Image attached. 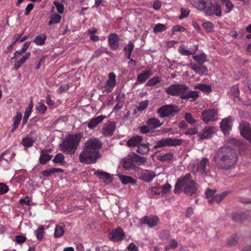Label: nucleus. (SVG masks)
Segmentation results:
<instances>
[{"instance_id": "obj_42", "label": "nucleus", "mask_w": 251, "mask_h": 251, "mask_svg": "<svg viewBox=\"0 0 251 251\" xmlns=\"http://www.w3.org/2000/svg\"><path fill=\"white\" fill-rule=\"evenodd\" d=\"M134 48V43L129 41L127 45H126L123 49L125 53H132Z\"/></svg>"}, {"instance_id": "obj_56", "label": "nucleus", "mask_w": 251, "mask_h": 251, "mask_svg": "<svg viewBox=\"0 0 251 251\" xmlns=\"http://www.w3.org/2000/svg\"><path fill=\"white\" fill-rule=\"evenodd\" d=\"M126 95L124 93L120 92L118 94L116 98V101L121 103H124L125 100Z\"/></svg>"}, {"instance_id": "obj_35", "label": "nucleus", "mask_w": 251, "mask_h": 251, "mask_svg": "<svg viewBox=\"0 0 251 251\" xmlns=\"http://www.w3.org/2000/svg\"><path fill=\"white\" fill-rule=\"evenodd\" d=\"M247 216L245 213H234L232 215V218L234 221L243 222L244 220L246 218Z\"/></svg>"}, {"instance_id": "obj_12", "label": "nucleus", "mask_w": 251, "mask_h": 251, "mask_svg": "<svg viewBox=\"0 0 251 251\" xmlns=\"http://www.w3.org/2000/svg\"><path fill=\"white\" fill-rule=\"evenodd\" d=\"M109 79L106 81L105 85V91L107 93L111 92L116 84V75L113 72L108 75Z\"/></svg>"}, {"instance_id": "obj_64", "label": "nucleus", "mask_w": 251, "mask_h": 251, "mask_svg": "<svg viewBox=\"0 0 251 251\" xmlns=\"http://www.w3.org/2000/svg\"><path fill=\"white\" fill-rule=\"evenodd\" d=\"M198 133V130L197 128H191L186 130L184 134L185 135H195Z\"/></svg>"}, {"instance_id": "obj_60", "label": "nucleus", "mask_w": 251, "mask_h": 251, "mask_svg": "<svg viewBox=\"0 0 251 251\" xmlns=\"http://www.w3.org/2000/svg\"><path fill=\"white\" fill-rule=\"evenodd\" d=\"M237 235H234L229 238L227 241L228 245L230 246H234L237 243Z\"/></svg>"}, {"instance_id": "obj_26", "label": "nucleus", "mask_w": 251, "mask_h": 251, "mask_svg": "<svg viewBox=\"0 0 251 251\" xmlns=\"http://www.w3.org/2000/svg\"><path fill=\"white\" fill-rule=\"evenodd\" d=\"M119 177L122 183L124 184H127L129 183L132 185L136 184V180L133 179L131 176L121 175H119Z\"/></svg>"}, {"instance_id": "obj_63", "label": "nucleus", "mask_w": 251, "mask_h": 251, "mask_svg": "<svg viewBox=\"0 0 251 251\" xmlns=\"http://www.w3.org/2000/svg\"><path fill=\"white\" fill-rule=\"evenodd\" d=\"M54 163H57L63 162V154L61 153L57 154L53 159Z\"/></svg>"}, {"instance_id": "obj_21", "label": "nucleus", "mask_w": 251, "mask_h": 251, "mask_svg": "<svg viewBox=\"0 0 251 251\" xmlns=\"http://www.w3.org/2000/svg\"><path fill=\"white\" fill-rule=\"evenodd\" d=\"M142 140V136L140 135H136L130 138L126 142V145L129 147L136 146H137L138 147V146L141 144Z\"/></svg>"}, {"instance_id": "obj_49", "label": "nucleus", "mask_w": 251, "mask_h": 251, "mask_svg": "<svg viewBox=\"0 0 251 251\" xmlns=\"http://www.w3.org/2000/svg\"><path fill=\"white\" fill-rule=\"evenodd\" d=\"M171 188V185L170 184L167 183L163 185L162 188H160L161 193L162 195H166L170 191Z\"/></svg>"}, {"instance_id": "obj_17", "label": "nucleus", "mask_w": 251, "mask_h": 251, "mask_svg": "<svg viewBox=\"0 0 251 251\" xmlns=\"http://www.w3.org/2000/svg\"><path fill=\"white\" fill-rule=\"evenodd\" d=\"M105 116L100 115L91 119L87 124L88 128L91 129H94L105 118Z\"/></svg>"}, {"instance_id": "obj_3", "label": "nucleus", "mask_w": 251, "mask_h": 251, "mask_svg": "<svg viewBox=\"0 0 251 251\" xmlns=\"http://www.w3.org/2000/svg\"><path fill=\"white\" fill-rule=\"evenodd\" d=\"M165 92L169 95L179 96L182 100L192 99L191 101H195L199 97V92L189 90V88L185 84H174L165 88Z\"/></svg>"}, {"instance_id": "obj_55", "label": "nucleus", "mask_w": 251, "mask_h": 251, "mask_svg": "<svg viewBox=\"0 0 251 251\" xmlns=\"http://www.w3.org/2000/svg\"><path fill=\"white\" fill-rule=\"evenodd\" d=\"M206 7V1L204 0H198L197 3V7L198 9L202 10L205 9Z\"/></svg>"}, {"instance_id": "obj_44", "label": "nucleus", "mask_w": 251, "mask_h": 251, "mask_svg": "<svg viewBox=\"0 0 251 251\" xmlns=\"http://www.w3.org/2000/svg\"><path fill=\"white\" fill-rule=\"evenodd\" d=\"M222 4L224 5L226 8V11L225 12L228 13L231 12L233 9L234 5L229 0H221Z\"/></svg>"}, {"instance_id": "obj_59", "label": "nucleus", "mask_w": 251, "mask_h": 251, "mask_svg": "<svg viewBox=\"0 0 251 251\" xmlns=\"http://www.w3.org/2000/svg\"><path fill=\"white\" fill-rule=\"evenodd\" d=\"M8 190V187L6 184L0 183V195L7 193Z\"/></svg>"}, {"instance_id": "obj_18", "label": "nucleus", "mask_w": 251, "mask_h": 251, "mask_svg": "<svg viewBox=\"0 0 251 251\" xmlns=\"http://www.w3.org/2000/svg\"><path fill=\"white\" fill-rule=\"evenodd\" d=\"M94 175H96L100 179L104 180L105 182L109 183L112 181L111 175L102 170H98L94 173Z\"/></svg>"}, {"instance_id": "obj_16", "label": "nucleus", "mask_w": 251, "mask_h": 251, "mask_svg": "<svg viewBox=\"0 0 251 251\" xmlns=\"http://www.w3.org/2000/svg\"><path fill=\"white\" fill-rule=\"evenodd\" d=\"M120 38L116 33H111L108 37V42L109 45L111 49L113 50H117L119 46V42Z\"/></svg>"}, {"instance_id": "obj_28", "label": "nucleus", "mask_w": 251, "mask_h": 251, "mask_svg": "<svg viewBox=\"0 0 251 251\" xmlns=\"http://www.w3.org/2000/svg\"><path fill=\"white\" fill-rule=\"evenodd\" d=\"M155 174L152 172L149 171H146L141 176V179L146 182H151L155 177Z\"/></svg>"}, {"instance_id": "obj_15", "label": "nucleus", "mask_w": 251, "mask_h": 251, "mask_svg": "<svg viewBox=\"0 0 251 251\" xmlns=\"http://www.w3.org/2000/svg\"><path fill=\"white\" fill-rule=\"evenodd\" d=\"M123 167L125 170L137 171L139 169L134 164L132 158L130 157V153L127 157L124 158L123 160Z\"/></svg>"}, {"instance_id": "obj_9", "label": "nucleus", "mask_w": 251, "mask_h": 251, "mask_svg": "<svg viewBox=\"0 0 251 251\" xmlns=\"http://www.w3.org/2000/svg\"><path fill=\"white\" fill-rule=\"evenodd\" d=\"M125 236L124 231L121 227H118L116 229L112 230L108 234L109 240L113 242H119L122 240Z\"/></svg>"}, {"instance_id": "obj_45", "label": "nucleus", "mask_w": 251, "mask_h": 251, "mask_svg": "<svg viewBox=\"0 0 251 251\" xmlns=\"http://www.w3.org/2000/svg\"><path fill=\"white\" fill-rule=\"evenodd\" d=\"M167 29V27L164 24H157L155 25L153 28V32L154 33L161 32L165 31Z\"/></svg>"}, {"instance_id": "obj_61", "label": "nucleus", "mask_w": 251, "mask_h": 251, "mask_svg": "<svg viewBox=\"0 0 251 251\" xmlns=\"http://www.w3.org/2000/svg\"><path fill=\"white\" fill-rule=\"evenodd\" d=\"M214 14L218 17H220L222 15V11L221 8V5L217 3L214 6Z\"/></svg>"}, {"instance_id": "obj_25", "label": "nucleus", "mask_w": 251, "mask_h": 251, "mask_svg": "<svg viewBox=\"0 0 251 251\" xmlns=\"http://www.w3.org/2000/svg\"><path fill=\"white\" fill-rule=\"evenodd\" d=\"M130 157L132 158L134 162L136 163L138 165L145 164L147 162V159L142 157L135 152L130 153Z\"/></svg>"}, {"instance_id": "obj_57", "label": "nucleus", "mask_w": 251, "mask_h": 251, "mask_svg": "<svg viewBox=\"0 0 251 251\" xmlns=\"http://www.w3.org/2000/svg\"><path fill=\"white\" fill-rule=\"evenodd\" d=\"M189 12L190 11L188 9L181 8V14L179 16V19H182L184 18L187 17L189 16Z\"/></svg>"}, {"instance_id": "obj_34", "label": "nucleus", "mask_w": 251, "mask_h": 251, "mask_svg": "<svg viewBox=\"0 0 251 251\" xmlns=\"http://www.w3.org/2000/svg\"><path fill=\"white\" fill-rule=\"evenodd\" d=\"M63 172V170L57 168H53L50 169H48L46 170L43 171L42 172V174L44 176H49L51 174H54L55 173H62Z\"/></svg>"}, {"instance_id": "obj_37", "label": "nucleus", "mask_w": 251, "mask_h": 251, "mask_svg": "<svg viewBox=\"0 0 251 251\" xmlns=\"http://www.w3.org/2000/svg\"><path fill=\"white\" fill-rule=\"evenodd\" d=\"M206 56L204 53L193 56V59L198 63V64H203L204 62H206Z\"/></svg>"}, {"instance_id": "obj_5", "label": "nucleus", "mask_w": 251, "mask_h": 251, "mask_svg": "<svg viewBox=\"0 0 251 251\" xmlns=\"http://www.w3.org/2000/svg\"><path fill=\"white\" fill-rule=\"evenodd\" d=\"M81 138L79 134L70 135L64 139V153L74 154Z\"/></svg>"}, {"instance_id": "obj_24", "label": "nucleus", "mask_w": 251, "mask_h": 251, "mask_svg": "<svg viewBox=\"0 0 251 251\" xmlns=\"http://www.w3.org/2000/svg\"><path fill=\"white\" fill-rule=\"evenodd\" d=\"M153 75V72L150 70H147L144 72L140 73L137 76V80L140 83H143L151 76Z\"/></svg>"}, {"instance_id": "obj_39", "label": "nucleus", "mask_w": 251, "mask_h": 251, "mask_svg": "<svg viewBox=\"0 0 251 251\" xmlns=\"http://www.w3.org/2000/svg\"><path fill=\"white\" fill-rule=\"evenodd\" d=\"M63 235V224L60 223L56 226L54 231V237H60Z\"/></svg>"}, {"instance_id": "obj_23", "label": "nucleus", "mask_w": 251, "mask_h": 251, "mask_svg": "<svg viewBox=\"0 0 251 251\" xmlns=\"http://www.w3.org/2000/svg\"><path fill=\"white\" fill-rule=\"evenodd\" d=\"M51 151V150H42L40 152V157L39 162L42 164H44L48 161L50 160L52 155L49 154V152Z\"/></svg>"}, {"instance_id": "obj_38", "label": "nucleus", "mask_w": 251, "mask_h": 251, "mask_svg": "<svg viewBox=\"0 0 251 251\" xmlns=\"http://www.w3.org/2000/svg\"><path fill=\"white\" fill-rule=\"evenodd\" d=\"M46 39V36L45 34H41L37 36L33 42L37 45H43L45 43Z\"/></svg>"}, {"instance_id": "obj_20", "label": "nucleus", "mask_w": 251, "mask_h": 251, "mask_svg": "<svg viewBox=\"0 0 251 251\" xmlns=\"http://www.w3.org/2000/svg\"><path fill=\"white\" fill-rule=\"evenodd\" d=\"M192 69L195 71L196 74L201 75H206L208 71L207 67L203 64H194L192 66Z\"/></svg>"}, {"instance_id": "obj_8", "label": "nucleus", "mask_w": 251, "mask_h": 251, "mask_svg": "<svg viewBox=\"0 0 251 251\" xmlns=\"http://www.w3.org/2000/svg\"><path fill=\"white\" fill-rule=\"evenodd\" d=\"M202 120L206 123L215 121L218 119L217 111L214 109L203 110L201 113Z\"/></svg>"}, {"instance_id": "obj_41", "label": "nucleus", "mask_w": 251, "mask_h": 251, "mask_svg": "<svg viewBox=\"0 0 251 251\" xmlns=\"http://www.w3.org/2000/svg\"><path fill=\"white\" fill-rule=\"evenodd\" d=\"M162 80V78L161 77L159 76H155L153 77L151 79H150L147 82L146 85L148 86H152L157 84L158 83H160Z\"/></svg>"}, {"instance_id": "obj_27", "label": "nucleus", "mask_w": 251, "mask_h": 251, "mask_svg": "<svg viewBox=\"0 0 251 251\" xmlns=\"http://www.w3.org/2000/svg\"><path fill=\"white\" fill-rule=\"evenodd\" d=\"M22 118V114L21 112H17L16 115L13 118V124L12 128L11 130L12 132H13L18 127Z\"/></svg>"}, {"instance_id": "obj_2", "label": "nucleus", "mask_w": 251, "mask_h": 251, "mask_svg": "<svg viewBox=\"0 0 251 251\" xmlns=\"http://www.w3.org/2000/svg\"><path fill=\"white\" fill-rule=\"evenodd\" d=\"M237 159L235 150L226 147L219 149L215 156L214 161L219 168L229 170L236 163Z\"/></svg>"}, {"instance_id": "obj_62", "label": "nucleus", "mask_w": 251, "mask_h": 251, "mask_svg": "<svg viewBox=\"0 0 251 251\" xmlns=\"http://www.w3.org/2000/svg\"><path fill=\"white\" fill-rule=\"evenodd\" d=\"M104 52V50L100 48L97 49L94 53L93 54L91 57V60L93 59L94 58H98L100 55L102 54V53Z\"/></svg>"}, {"instance_id": "obj_48", "label": "nucleus", "mask_w": 251, "mask_h": 251, "mask_svg": "<svg viewBox=\"0 0 251 251\" xmlns=\"http://www.w3.org/2000/svg\"><path fill=\"white\" fill-rule=\"evenodd\" d=\"M184 119L188 123L191 125H194L196 123V120L193 117L190 113H186Z\"/></svg>"}, {"instance_id": "obj_11", "label": "nucleus", "mask_w": 251, "mask_h": 251, "mask_svg": "<svg viewBox=\"0 0 251 251\" xmlns=\"http://www.w3.org/2000/svg\"><path fill=\"white\" fill-rule=\"evenodd\" d=\"M159 222V218L156 216H145L141 219V224L147 225L149 227H152L156 226Z\"/></svg>"}, {"instance_id": "obj_1", "label": "nucleus", "mask_w": 251, "mask_h": 251, "mask_svg": "<svg viewBox=\"0 0 251 251\" xmlns=\"http://www.w3.org/2000/svg\"><path fill=\"white\" fill-rule=\"evenodd\" d=\"M101 147V142L99 139L94 138L88 140L79 155L80 162L87 164L96 163L100 156L99 150Z\"/></svg>"}, {"instance_id": "obj_22", "label": "nucleus", "mask_w": 251, "mask_h": 251, "mask_svg": "<svg viewBox=\"0 0 251 251\" xmlns=\"http://www.w3.org/2000/svg\"><path fill=\"white\" fill-rule=\"evenodd\" d=\"M220 128L224 133L230 130L231 129V118L229 117L222 120L220 124Z\"/></svg>"}, {"instance_id": "obj_13", "label": "nucleus", "mask_w": 251, "mask_h": 251, "mask_svg": "<svg viewBox=\"0 0 251 251\" xmlns=\"http://www.w3.org/2000/svg\"><path fill=\"white\" fill-rule=\"evenodd\" d=\"M116 124L114 122L108 121L103 127L102 133L104 136H111L115 130Z\"/></svg>"}, {"instance_id": "obj_32", "label": "nucleus", "mask_w": 251, "mask_h": 251, "mask_svg": "<svg viewBox=\"0 0 251 251\" xmlns=\"http://www.w3.org/2000/svg\"><path fill=\"white\" fill-rule=\"evenodd\" d=\"M198 50V47H196V50L194 51H189L187 50L185 46H181L178 49V52L183 55L189 56L190 55H193L195 53L196 50Z\"/></svg>"}, {"instance_id": "obj_19", "label": "nucleus", "mask_w": 251, "mask_h": 251, "mask_svg": "<svg viewBox=\"0 0 251 251\" xmlns=\"http://www.w3.org/2000/svg\"><path fill=\"white\" fill-rule=\"evenodd\" d=\"M162 140L166 147L179 146L182 143L181 139H173L170 137L163 138Z\"/></svg>"}, {"instance_id": "obj_47", "label": "nucleus", "mask_w": 251, "mask_h": 251, "mask_svg": "<svg viewBox=\"0 0 251 251\" xmlns=\"http://www.w3.org/2000/svg\"><path fill=\"white\" fill-rule=\"evenodd\" d=\"M178 246L177 242L175 239H172L170 241L169 244L165 247V250L167 251L171 249H175Z\"/></svg>"}, {"instance_id": "obj_4", "label": "nucleus", "mask_w": 251, "mask_h": 251, "mask_svg": "<svg viewBox=\"0 0 251 251\" xmlns=\"http://www.w3.org/2000/svg\"><path fill=\"white\" fill-rule=\"evenodd\" d=\"M183 188H184V193L188 195L191 196L196 193L197 191L196 183L192 179L190 174H187L177 179L174 192L175 193L179 192Z\"/></svg>"}, {"instance_id": "obj_40", "label": "nucleus", "mask_w": 251, "mask_h": 251, "mask_svg": "<svg viewBox=\"0 0 251 251\" xmlns=\"http://www.w3.org/2000/svg\"><path fill=\"white\" fill-rule=\"evenodd\" d=\"M196 88L199 89L201 91L205 93H209L212 92L211 87L207 84H200L196 86Z\"/></svg>"}, {"instance_id": "obj_53", "label": "nucleus", "mask_w": 251, "mask_h": 251, "mask_svg": "<svg viewBox=\"0 0 251 251\" xmlns=\"http://www.w3.org/2000/svg\"><path fill=\"white\" fill-rule=\"evenodd\" d=\"M148 104V100H146L142 101L139 103V105L137 106V109L139 111H142L147 107Z\"/></svg>"}, {"instance_id": "obj_58", "label": "nucleus", "mask_w": 251, "mask_h": 251, "mask_svg": "<svg viewBox=\"0 0 251 251\" xmlns=\"http://www.w3.org/2000/svg\"><path fill=\"white\" fill-rule=\"evenodd\" d=\"M231 92L234 97L238 98L239 96V87L238 85H234L231 88Z\"/></svg>"}, {"instance_id": "obj_6", "label": "nucleus", "mask_w": 251, "mask_h": 251, "mask_svg": "<svg viewBox=\"0 0 251 251\" xmlns=\"http://www.w3.org/2000/svg\"><path fill=\"white\" fill-rule=\"evenodd\" d=\"M209 160L208 158H203L199 162L194 164L192 168L193 172L200 173L203 176H206L210 174Z\"/></svg>"}, {"instance_id": "obj_51", "label": "nucleus", "mask_w": 251, "mask_h": 251, "mask_svg": "<svg viewBox=\"0 0 251 251\" xmlns=\"http://www.w3.org/2000/svg\"><path fill=\"white\" fill-rule=\"evenodd\" d=\"M185 30V28L181 25H176L174 26L171 30V35H173L175 34L176 31L183 32Z\"/></svg>"}, {"instance_id": "obj_30", "label": "nucleus", "mask_w": 251, "mask_h": 251, "mask_svg": "<svg viewBox=\"0 0 251 251\" xmlns=\"http://www.w3.org/2000/svg\"><path fill=\"white\" fill-rule=\"evenodd\" d=\"M146 123L148 126L153 128L158 127L162 125V124L160 123L159 120L154 118L148 119L146 122Z\"/></svg>"}, {"instance_id": "obj_43", "label": "nucleus", "mask_w": 251, "mask_h": 251, "mask_svg": "<svg viewBox=\"0 0 251 251\" xmlns=\"http://www.w3.org/2000/svg\"><path fill=\"white\" fill-rule=\"evenodd\" d=\"M226 193H223L219 195H216L213 196V198L209 201V202L212 203L213 202L216 201L217 203H219L224 199Z\"/></svg>"}, {"instance_id": "obj_10", "label": "nucleus", "mask_w": 251, "mask_h": 251, "mask_svg": "<svg viewBox=\"0 0 251 251\" xmlns=\"http://www.w3.org/2000/svg\"><path fill=\"white\" fill-rule=\"evenodd\" d=\"M239 128L243 137L251 143V126L246 122L240 124Z\"/></svg>"}, {"instance_id": "obj_54", "label": "nucleus", "mask_w": 251, "mask_h": 251, "mask_svg": "<svg viewBox=\"0 0 251 251\" xmlns=\"http://www.w3.org/2000/svg\"><path fill=\"white\" fill-rule=\"evenodd\" d=\"M214 6L212 3L208 6L207 8H205V14L208 16H212L214 14Z\"/></svg>"}, {"instance_id": "obj_52", "label": "nucleus", "mask_w": 251, "mask_h": 251, "mask_svg": "<svg viewBox=\"0 0 251 251\" xmlns=\"http://www.w3.org/2000/svg\"><path fill=\"white\" fill-rule=\"evenodd\" d=\"M24 33H22L21 34H15L14 36V39H15L13 44H15L16 42L18 41H20V42H23L25 40H26L28 38L27 36H25L23 37H22Z\"/></svg>"}, {"instance_id": "obj_31", "label": "nucleus", "mask_w": 251, "mask_h": 251, "mask_svg": "<svg viewBox=\"0 0 251 251\" xmlns=\"http://www.w3.org/2000/svg\"><path fill=\"white\" fill-rule=\"evenodd\" d=\"M160 194V188L159 187H151L148 190V194L151 198H154L155 196L159 195Z\"/></svg>"}, {"instance_id": "obj_7", "label": "nucleus", "mask_w": 251, "mask_h": 251, "mask_svg": "<svg viewBox=\"0 0 251 251\" xmlns=\"http://www.w3.org/2000/svg\"><path fill=\"white\" fill-rule=\"evenodd\" d=\"M178 112V107L174 105H165L159 108L157 111L161 118H165L174 115Z\"/></svg>"}, {"instance_id": "obj_33", "label": "nucleus", "mask_w": 251, "mask_h": 251, "mask_svg": "<svg viewBox=\"0 0 251 251\" xmlns=\"http://www.w3.org/2000/svg\"><path fill=\"white\" fill-rule=\"evenodd\" d=\"M150 151V148L148 144H140L137 147L136 151L141 154H145L147 153Z\"/></svg>"}, {"instance_id": "obj_50", "label": "nucleus", "mask_w": 251, "mask_h": 251, "mask_svg": "<svg viewBox=\"0 0 251 251\" xmlns=\"http://www.w3.org/2000/svg\"><path fill=\"white\" fill-rule=\"evenodd\" d=\"M44 226H41L39 227L37 230L35 231V234L38 240H42L43 238V232H44Z\"/></svg>"}, {"instance_id": "obj_29", "label": "nucleus", "mask_w": 251, "mask_h": 251, "mask_svg": "<svg viewBox=\"0 0 251 251\" xmlns=\"http://www.w3.org/2000/svg\"><path fill=\"white\" fill-rule=\"evenodd\" d=\"M174 153L168 152L165 154H160L157 156V159L162 162L169 161L173 159Z\"/></svg>"}, {"instance_id": "obj_14", "label": "nucleus", "mask_w": 251, "mask_h": 251, "mask_svg": "<svg viewBox=\"0 0 251 251\" xmlns=\"http://www.w3.org/2000/svg\"><path fill=\"white\" fill-rule=\"evenodd\" d=\"M216 132V127L213 126H206L203 130L202 133H200L198 136L201 140L208 139Z\"/></svg>"}, {"instance_id": "obj_46", "label": "nucleus", "mask_w": 251, "mask_h": 251, "mask_svg": "<svg viewBox=\"0 0 251 251\" xmlns=\"http://www.w3.org/2000/svg\"><path fill=\"white\" fill-rule=\"evenodd\" d=\"M33 143L34 141L29 137L24 138L21 142L22 144L26 147H30L32 146Z\"/></svg>"}, {"instance_id": "obj_36", "label": "nucleus", "mask_w": 251, "mask_h": 251, "mask_svg": "<svg viewBox=\"0 0 251 251\" xmlns=\"http://www.w3.org/2000/svg\"><path fill=\"white\" fill-rule=\"evenodd\" d=\"M61 18V16L60 15L57 13L52 14L50 16V20L49 22V25H51L52 24H57L60 22Z\"/></svg>"}]
</instances>
